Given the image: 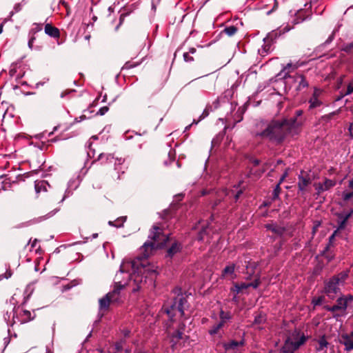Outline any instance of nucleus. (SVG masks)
Masks as SVG:
<instances>
[{
	"label": "nucleus",
	"mask_w": 353,
	"mask_h": 353,
	"mask_svg": "<svg viewBox=\"0 0 353 353\" xmlns=\"http://www.w3.org/2000/svg\"><path fill=\"white\" fill-rule=\"evenodd\" d=\"M157 276V267L154 265H145L139 259L132 261L125 259L120 266V270L114 277V286L113 289L124 288L129 282H133L134 288L133 291H137L143 285L154 287Z\"/></svg>",
	"instance_id": "f257e3e1"
},
{
	"label": "nucleus",
	"mask_w": 353,
	"mask_h": 353,
	"mask_svg": "<svg viewBox=\"0 0 353 353\" xmlns=\"http://www.w3.org/2000/svg\"><path fill=\"white\" fill-rule=\"evenodd\" d=\"M301 122L296 119L272 121L267 128L256 135L276 144L282 143L288 136L294 137L300 131Z\"/></svg>",
	"instance_id": "f03ea898"
},
{
	"label": "nucleus",
	"mask_w": 353,
	"mask_h": 353,
	"mask_svg": "<svg viewBox=\"0 0 353 353\" xmlns=\"http://www.w3.org/2000/svg\"><path fill=\"white\" fill-rule=\"evenodd\" d=\"M349 276V270H345L334 275L325 281L324 292L330 299H334L340 292V287L344 285Z\"/></svg>",
	"instance_id": "7ed1b4c3"
},
{
	"label": "nucleus",
	"mask_w": 353,
	"mask_h": 353,
	"mask_svg": "<svg viewBox=\"0 0 353 353\" xmlns=\"http://www.w3.org/2000/svg\"><path fill=\"white\" fill-rule=\"evenodd\" d=\"M188 307V301L183 295H178L176 296L170 304H166L163 306L164 312L168 314L170 319L173 321V317L179 314V316L183 319H186V314L185 311Z\"/></svg>",
	"instance_id": "20e7f679"
},
{
	"label": "nucleus",
	"mask_w": 353,
	"mask_h": 353,
	"mask_svg": "<svg viewBox=\"0 0 353 353\" xmlns=\"http://www.w3.org/2000/svg\"><path fill=\"white\" fill-rule=\"evenodd\" d=\"M308 336L299 330H294L286 339L283 351L284 353H294L307 340Z\"/></svg>",
	"instance_id": "39448f33"
},
{
	"label": "nucleus",
	"mask_w": 353,
	"mask_h": 353,
	"mask_svg": "<svg viewBox=\"0 0 353 353\" xmlns=\"http://www.w3.org/2000/svg\"><path fill=\"white\" fill-rule=\"evenodd\" d=\"M148 237L154 241H147L143 244V248L145 251H147L149 248L152 250L154 248L163 246L168 240V237L165 235L161 234L160 228L157 226L153 227Z\"/></svg>",
	"instance_id": "423d86ee"
},
{
	"label": "nucleus",
	"mask_w": 353,
	"mask_h": 353,
	"mask_svg": "<svg viewBox=\"0 0 353 353\" xmlns=\"http://www.w3.org/2000/svg\"><path fill=\"white\" fill-rule=\"evenodd\" d=\"M353 301V296L351 294L344 295L340 296L337 300L336 304L334 305H326L325 310L332 312L334 316H341L345 314L348 305Z\"/></svg>",
	"instance_id": "0eeeda50"
},
{
	"label": "nucleus",
	"mask_w": 353,
	"mask_h": 353,
	"mask_svg": "<svg viewBox=\"0 0 353 353\" xmlns=\"http://www.w3.org/2000/svg\"><path fill=\"white\" fill-rule=\"evenodd\" d=\"M119 289H113L99 300V315L101 318L111 303L120 301Z\"/></svg>",
	"instance_id": "6e6552de"
},
{
	"label": "nucleus",
	"mask_w": 353,
	"mask_h": 353,
	"mask_svg": "<svg viewBox=\"0 0 353 353\" xmlns=\"http://www.w3.org/2000/svg\"><path fill=\"white\" fill-rule=\"evenodd\" d=\"M312 177L309 173L303 170L301 171L300 174L298 176V188L302 194L307 191V188L312 183Z\"/></svg>",
	"instance_id": "1a4fd4ad"
},
{
	"label": "nucleus",
	"mask_w": 353,
	"mask_h": 353,
	"mask_svg": "<svg viewBox=\"0 0 353 353\" xmlns=\"http://www.w3.org/2000/svg\"><path fill=\"white\" fill-rule=\"evenodd\" d=\"M185 325L183 322H181L178 328L173 333L170 334V341L172 347L176 345L181 340L185 341L189 337L185 334Z\"/></svg>",
	"instance_id": "9d476101"
},
{
	"label": "nucleus",
	"mask_w": 353,
	"mask_h": 353,
	"mask_svg": "<svg viewBox=\"0 0 353 353\" xmlns=\"http://www.w3.org/2000/svg\"><path fill=\"white\" fill-rule=\"evenodd\" d=\"M323 93V90L318 88H314L312 95L309 99V109L312 110L320 107L323 102L321 99V96Z\"/></svg>",
	"instance_id": "9b49d317"
},
{
	"label": "nucleus",
	"mask_w": 353,
	"mask_h": 353,
	"mask_svg": "<svg viewBox=\"0 0 353 353\" xmlns=\"http://www.w3.org/2000/svg\"><path fill=\"white\" fill-rule=\"evenodd\" d=\"M336 185V181L326 179L323 183H316L314 184L316 194L320 195L323 192L327 191Z\"/></svg>",
	"instance_id": "f8f14e48"
},
{
	"label": "nucleus",
	"mask_w": 353,
	"mask_h": 353,
	"mask_svg": "<svg viewBox=\"0 0 353 353\" xmlns=\"http://www.w3.org/2000/svg\"><path fill=\"white\" fill-rule=\"evenodd\" d=\"M339 342L345 346L346 352L353 350V332L349 334H343L339 339Z\"/></svg>",
	"instance_id": "ddd939ff"
},
{
	"label": "nucleus",
	"mask_w": 353,
	"mask_h": 353,
	"mask_svg": "<svg viewBox=\"0 0 353 353\" xmlns=\"http://www.w3.org/2000/svg\"><path fill=\"white\" fill-rule=\"evenodd\" d=\"M295 83H297L296 88V90H301L303 88L308 87V83L306 81L305 77L300 74H296L293 77Z\"/></svg>",
	"instance_id": "4468645a"
},
{
	"label": "nucleus",
	"mask_w": 353,
	"mask_h": 353,
	"mask_svg": "<svg viewBox=\"0 0 353 353\" xmlns=\"http://www.w3.org/2000/svg\"><path fill=\"white\" fill-rule=\"evenodd\" d=\"M79 185V180L77 178L71 179L68 183V188L65 190V195L62 199L64 200L66 197L69 196L71 193V191L75 190Z\"/></svg>",
	"instance_id": "2eb2a0df"
},
{
	"label": "nucleus",
	"mask_w": 353,
	"mask_h": 353,
	"mask_svg": "<svg viewBox=\"0 0 353 353\" xmlns=\"http://www.w3.org/2000/svg\"><path fill=\"white\" fill-rule=\"evenodd\" d=\"M235 265L232 263L224 268L222 271L221 277L223 279L228 278L230 276V279H233L236 277V274H234Z\"/></svg>",
	"instance_id": "dca6fc26"
},
{
	"label": "nucleus",
	"mask_w": 353,
	"mask_h": 353,
	"mask_svg": "<svg viewBox=\"0 0 353 353\" xmlns=\"http://www.w3.org/2000/svg\"><path fill=\"white\" fill-rule=\"evenodd\" d=\"M353 213V210H351L350 212L347 213H342L339 215V220H338V228L337 230H343L345 228L347 221L350 217L352 214Z\"/></svg>",
	"instance_id": "f3484780"
},
{
	"label": "nucleus",
	"mask_w": 353,
	"mask_h": 353,
	"mask_svg": "<svg viewBox=\"0 0 353 353\" xmlns=\"http://www.w3.org/2000/svg\"><path fill=\"white\" fill-rule=\"evenodd\" d=\"M44 30L45 33L51 37L59 38L60 36L59 30L50 23L46 24Z\"/></svg>",
	"instance_id": "a211bd4d"
},
{
	"label": "nucleus",
	"mask_w": 353,
	"mask_h": 353,
	"mask_svg": "<svg viewBox=\"0 0 353 353\" xmlns=\"http://www.w3.org/2000/svg\"><path fill=\"white\" fill-rule=\"evenodd\" d=\"M298 68L296 65H292L291 63H288L285 66H284L281 71L279 75H283V77L286 79L288 77H291L288 74L290 72L294 71Z\"/></svg>",
	"instance_id": "6ab92c4d"
},
{
	"label": "nucleus",
	"mask_w": 353,
	"mask_h": 353,
	"mask_svg": "<svg viewBox=\"0 0 353 353\" xmlns=\"http://www.w3.org/2000/svg\"><path fill=\"white\" fill-rule=\"evenodd\" d=\"M318 345L316 347L317 351H325L326 352L327 346L329 345L325 335L321 336L317 340Z\"/></svg>",
	"instance_id": "aec40b11"
},
{
	"label": "nucleus",
	"mask_w": 353,
	"mask_h": 353,
	"mask_svg": "<svg viewBox=\"0 0 353 353\" xmlns=\"http://www.w3.org/2000/svg\"><path fill=\"white\" fill-rule=\"evenodd\" d=\"M267 230L272 231L277 235H281L284 232V228L277 225L275 223L266 224L265 225Z\"/></svg>",
	"instance_id": "412c9836"
},
{
	"label": "nucleus",
	"mask_w": 353,
	"mask_h": 353,
	"mask_svg": "<svg viewBox=\"0 0 353 353\" xmlns=\"http://www.w3.org/2000/svg\"><path fill=\"white\" fill-rule=\"evenodd\" d=\"M48 187H50V185L46 181H35L34 188L37 193H39L41 191L46 192Z\"/></svg>",
	"instance_id": "4be33fe9"
},
{
	"label": "nucleus",
	"mask_w": 353,
	"mask_h": 353,
	"mask_svg": "<svg viewBox=\"0 0 353 353\" xmlns=\"http://www.w3.org/2000/svg\"><path fill=\"white\" fill-rule=\"evenodd\" d=\"M181 248V246L179 243L175 242L168 250V256L170 257H172L175 254L179 252Z\"/></svg>",
	"instance_id": "5701e85b"
},
{
	"label": "nucleus",
	"mask_w": 353,
	"mask_h": 353,
	"mask_svg": "<svg viewBox=\"0 0 353 353\" xmlns=\"http://www.w3.org/2000/svg\"><path fill=\"white\" fill-rule=\"evenodd\" d=\"M114 159V158L111 154L101 153L98 157V160L102 163H112Z\"/></svg>",
	"instance_id": "b1692460"
},
{
	"label": "nucleus",
	"mask_w": 353,
	"mask_h": 353,
	"mask_svg": "<svg viewBox=\"0 0 353 353\" xmlns=\"http://www.w3.org/2000/svg\"><path fill=\"white\" fill-rule=\"evenodd\" d=\"M243 345V341H241L240 342H237L235 341H230L224 344V347L225 350H233L237 347L238 346Z\"/></svg>",
	"instance_id": "393cba45"
},
{
	"label": "nucleus",
	"mask_w": 353,
	"mask_h": 353,
	"mask_svg": "<svg viewBox=\"0 0 353 353\" xmlns=\"http://www.w3.org/2000/svg\"><path fill=\"white\" fill-rule=\"evenodd\" d=\"M126 220V216H121L117 219L114 221H110L108 224L111 226L120 228L123 226L124 222Z\"/></svg>",
	"instance_id": "a878e982"
},
{
	"label": "nucleus",
	"mask_w": 353,
	"mask_h": 353,
	"mask_svg": "<svg viewBox=\"0 0 353 353\" xmlns=\"http://www.w3.org/2000/svg\"><path fill=\"white\" fill-rule=\"evenodd\" d=\"M220 323L224 325L228 320L230 319L231 315L229 312H225L223 310L220 311Z\"/></svg>",
	"instance_id": "bb28decb"
},
{
	"label": "nucleus",
	"mask_w": 353,
	"mask_h": 353,
	"mask_svg": "<svg viewBox=\"0 0 353 353\" xmlns=\"http://www.w3.org/2000/svg\"><path fill=\"white\" fill-rule=\"evenodd\" d=\"M237 32V28L234 26H228L224 28L223 32L227 35L231 37L233 36Z\"/></svg>",
	"instance_id": "cd10ccee"
},
{
	"label": "nucleus",
	"mask_w": 353,
	"mask_h": 353,
	"mask_svg": "<svg viewBox=\"0 0 353 353\" xmlns=\"http://www.w3.org/2000/svg\"><path fill=\"white\" fill-rule=\"evenodd\" d=\"M42 29H43V25L41 23H34L32 24V28L30 33H31L34 35L35 33L41 31Z\"/></svg>",
	"instance_id": "c85d7f7f"
},
{
	"label": "nucleus",
	"mask_w": 353,
	"mask_h": 353,
	"mask_svg": "<svg viewBox=\"0 0 353 353\" xmlns=\"http://www.w3.org/2000/svg\"><path fill=\"white\" fill-rule=\"evenodd\" d=\"M33 292V288L32 285H29L26 287L25 290V297H24V301L23 303H26L28 300L29 299L30 296H31L32 293Z\"/></svg>",
	"instance_id": "c756f323"
},
{
	"label": "nucleus",
	"mask_w": 353,
	"mask_h": 353,
	"mask_svg": "<svg viewBox=\"0 0 353 353\" xmlns=\"http://www.w3.org/2000/svg\"><path fill=\"white\" fill-rule=\"evenodd\" d=\"M223 326V325L221 323L219 322L212 326V327L209 330V333L211 335L216 334L219 330V329L221 328Z\"/></svg>",
	"instance_id": "7c9ffc66"
},
{
	"label": "nucleus",
	"mask_w": 353,
	"mask_h": 353,
	"mask_svg": "<svg viewBox=\"0 0 353 353\" xmlns=\"http://www.w3.org/2000/svg\"><path fill=\"white\" fill-rule=\"evenodd\" d=\"M265 321V316L263 314H257L255 318L254 323L255 324H261Z\"/></svg>",
	"instance_id": "2f4dec72"
},
{
	"label": "nucleus",
	"mask_w": 353,
	"mask_h": 353,
	"mask_svg": "<svg viewBox=\"0 0 353 353\" xmlns=\"http://www.w3.org/2000/svg\"><path fill=\"white\" fill-rule=\"evenodd\" d=\"M280 184H277L274 190H273V196H272V199L273 200H276L279 198V194H280V192H281V188H280Z\"/></svg>",
	"instance_id": "473e14b6"
},
{
	"label": "nucleus",
	"mask_w": 353,
	"mask_h": 353,
	"mask_svg": "<svg viewBox=\"0 0 353 353\" xmlns=\"http://www.w3.org/2000/svg\"><path fill=\"white\" fill-rule=\"evenodd\" d=\"M352 197H353V191H351V192L344 191L342 194V198L345 201L350 200Z\"/></svg>",
	"instance_id": "72a5a7b5"
},
{
	"label": "nucleus",
	"mask_w": 353,
	"mask_h": 353,
	"mask_svg": "<svg viewBox=\"0 0 353 353\" xmlns=\"http://www.w3.org/2000/svg\"><path fill=\"white\" fill-rule=\"evenodd\" d=\"M301 14H302V12L301 11L298 12V13L296 14V18L294 20V23H299L306 19L305 17H301Z\"/></svg>",
	"instance_id": "f704fd0d"
},
{
	"label": "nucleus",
	"mask_w": 353,
	"mask_h": 353,
	"mask_svg": "<svg viewBox=\"0 0 353 353\" xmlns=\"http://www.w3.org/2000/svg\"><path fill=\"white\" fill-rule=\"evenodd\" d=\"M23 316H24V320L26 321H30L34 319V317L31 315V312L28 310H23Z\"/></svg>",
	"instance_id": "c9c22d12"
},
{
	"label": "nucleus",
	"mask_w": 353,
	"mask_h": 353,
	"mask_svg": "<svg viewBox=\"0 0 353 353\" xmlns=\"http://www.w3.org/2000/svg\"><path fill=\"white\" fill-rule=\"evenodd\" d=\"M260 283H261L260 279H259V277H257L256 279H254V281L253 282L249 283L248 284L250 285V287H252V288L256 289L259 286Z\"/></svg>",
	"instance_id": "e433bc0d"
},
{
	"label": "nucleus",
	"mask_w": 353,
	"mask_h": 353,
	"mask_svg": "<svg viewBox=\"0 0 353 353\" xmlns=\"http://www.w3.org/2000/svg\"><path fill=\"white\" fill-rule=\"evenodd\" d=\"M323 300V298L322 296L314 298L312 300V304L314 306L320 305L322 303Z\"/></svg>",
	"instance_id": "4c0bfd02"
},
{
	"label": "nucleus",
	"mask_w": 353,
	"mask_h": 353,
	"mask_svg": "<svg viewBox=\"0 0 353 353\" xmlns=\"http://www.w3.org/2000/svg\"><path fill=\"white\" fill-rule=\"evenodd\" d=\"M109 108L108 106H103L101 108L99 111L97 112V115H104L106 112H108Z\"/></svg>",
	"instance_id": "58836bf2"
},
{
	"label": "nucleus",
	"mask_w": 353,
	"mask_h": 353,
	"mask_svg": "<svg viewBox=\"0 0 353 353\" xmlns=\"http://www.w3.org/2000/svg\"><path fill=\"white\" fill-rule=\"evenodd\" d=\"M352 92H353V84L352 83H350L347 85V91L345 92V93L342 94L341 97H343L344 96H346V95H349V94H352Z\"/></svg>",
	"instance_id": "ea45409f"
},
{
	"label": "nucleus",
	"mask_w": 353,
	"mask_h": 353,
	"mask_svg": "<svg viewBox=\"0 0 353 353\" xmlns=\"http://www.w3.org/2000/svg\"><path fill=\"white\" fill-rule=\"evenodd\" d=\"M183 59L186 62H191L194 60L193 57L190 55L189 52L183 53Z\"/></svg>",
	"instance_id": "a19ab883"
},
{
	"label": "nucleus",
	"mask_w": 353,
	"mask_h": 353,
	"mask_svg": "<svg viewBox=\"0 0 353 353\" xmlns=\"http://www.w3.org/2000/svg\"><path fill=\"white\" fill-rule=\"evenodd\" d=\"M231 291L235 292L236 294L241 292L239 283H234V286L231 288Z\"/></svg>",
	"instance_id": "79ce46f5"
},
{
	"label": "nucleus",
	"mask_w": 353,
	"mask_h": 353,
	"mask_svg": "<svg viewBox=\"0 0 353 353\" xmlns=\"http://www.w3.org/2000/svg\"><path fill=\"white\" fill-rule=\"evenodd\" d=\"M302 114H303V110H298L295 112L296 117L292 118V119H296L298 121H301L302 123V121L298 119V117H301Z\"/></svg>",
	"instance_id": "37998d69"
},
{
	"label": "nucleus",
	"mask_w": 353,
	"mask_h": 353,
	"mask_svg": "<svg viewBox=\"0 0 353 353\" xmlns=\"http://www.w3.org/2000/svg\"><path fill=\"white\" fill-rule=\"evenodd\" d=\"M34 40H35V37H34V35H32V36L30 38V39H29V41H28V47H29L31 50H32V48H33V43H34Z\"/></svg>",
	"instance_id": "c03bdc74"
},
{
	"label": "nucleus",
	"mask_w": 353,
	"mask_h": 353,
	"mask_svg": "<svg viewBox=\"0 0 353 353\" xmlns=\"http://www.w3.org/2000/svg\"><path fill=\"white\" fill-rule=\"evenodd\" d=\"M239 288H241V291L242 292L243 290L248 289L250 288V285L245 283H241L239 284Z\"/></svg>",
	"instance_id": "a18cd8bd"
},
{
	"label": "nucleus",
	"mask_w": 353,
	"mask_h": 353,
	"mask_svg": "<svg viewBox=\"0 0 353 353\" xmlns=\"http://www.w3.org/2000/svg\"><path fill=\"white\" fill-rule=\"evenodd\" d=\"M208 114H209L208 108L206 107V108L203 110V113H202V114L201 116L200 120L203 119V118H205V117H206Z\"/></svg>",
	"instance_id": "49530a36"
},
{
	"label": "nucleus",
	"mask_w": 353,
	"mask_h": 353,
	"mask_svg": "<svg viewBox=\"0 0 353 353\" xmlns=\"http://www.w3.org/2000/svg\"><path fill=\"white\" fill-rule=\"evenodd\" d=\"M288 176V172L285 171L283 175L281 176V179H279V184H281L283 183V181L285 180V179L286 178V176Z\"/></svg>",
	"instance_id": "de8ad7c7"
},
{
	"label": "nucleus",
	"mask_w": 353,
	"mask_h": 353,
	"mask_svg": "<svg viewBox=\"0 0 353 353\" xmlns=\"http://www.w3.org/2000/svg\"><path fill=\"white\" fill-rule=\"evenodd\" d=\"M205 232H206V230H205V229H203V230L200 232V233H199V236H198V239H199V241H202V240L203 239V234H204V233H205Z\"/></svg>",
	"instance_id": "09e8293b"
},
{
	"label": "nucleus",
	"mask_w": 353,
	"mask_h": 353,
	"mask_svg": "<svg viewBox=\"0 0 353 353\" xmlns=\"http://www.w3.org/2000/svg\"><path fill=\"white\" fill-rule=\"evenodd\" d=\"M243 193V190L240 189L237 191V192L234 194V199L235 201H237L240 196V195Z\"/></svg>",
	"instance_id": "8fccbe9b"
},
{
	"label": "nucleus",
	"mask_w": 353,
	"mask_h": 353,
	"mask_svg": "<svg viewBox=\"0 0 353 353\" xmlns=\"http://www.w3.org/2000/svg\"><path fill=\"white\" fill-rule=\"evenodd\" d=\"M124 160L121 158L120 159H117L114 160V165H121L123 163Z\"/></svg>",
	"instance_id": "3c124183"
},
{
	"label": "nucleus",
	"mask_w": 353,
	"mask_h": 353,
	"mask_svg": "<svg viewBox=\"0 0 353 353\" xmlns=\"http://www.w3.org/2000/svg\"><path fill=\"white\" fill-rule=\"evenodd\" d=\"M74 92V90H69V91L65 90V91H64V92H61V94L60 97H61V98H64V97H65V96H66L68 94H69V93H70V92Z\"/></svg>",
	"instance_id": "603ef678"
},
{
	"label": "nucleus",
	"mask_w": 353,
	"mask_h": 353,
	"mask_svg": "<svg viewBox=\"0 0 353 353\" xmlns=\"http://www.w3.org/2000/svg\"><path fill=\"white\" fill-rule=\"evenodd\" d=\"M352 129H353V123L350 124V127L348 128V130H349V132H350V135L352 139H353Z\"/></svg>",
	"instance_id": "864d4df0"
},
{
	"label": "nucleus",
	"mask_w": 353,
	"mask_h": 353,
	"mask_svg": "<svg viewBox=\"0 0 353 353\" xmlns=\"http://www.w3.org/2000/svg\"><path fill=\"white\" fill-rule=\"evenodd\" d=\"M115 348L117 351H120L122 350V344L121 343H117L115 344Z\"/></svg>",
	"instance_id": "5fc2aeb1"
},
{
	"label": "nucleus",
	"mask_w": 353,
	"mask_h": 353,
	"mask_svg": "<svg viewBox=\"0 0 353 353\" xmlns=\"http://www.w3.org/2000/svg\"><path fill=\"white\" fill-rule=\"evenodd\" d=\"M21 6L20 4H17L14 7V10L15 11V12H18L19 11L21 10Z\"/></svg>",
	"instance_id": "6e6d98bb"
},
{
	"label": "nucleus",
	"mask_w": 353,
	"mask_h": 353,
	"mask_svg": "<svg viewBox=\"0 0 353 353\" xmlns=\"http://www.w3.org/2000/svg\"><path fill=\"white\" fill-rule=\"evenodd\" d=\"M10 343V339L8 337H6L3 339V343L5 347H6Z\"/></svg>",
	"instance_id": "4d7b16f0"
},
{
	"label": "nucleus",
	"mask_w": 353,
	"mask_h": 353,
	"mask_svg": "<svg viewBox=\"0 0 353 353\" xmlns=\"http://www.w3.org/2000/svg\"><path fill=\"white\" fill-rule=\"evenodd\" d=\"M290 29H291V28L289 27V26H286L281 30H280V32L283 31V32H286L290 31Z\"/></svg>",
	"instance_id": "13d9d810"
},
{
	"label": "nucleus",
	"mask_w": 353,
	"mask_h": 353,
	"mask_svg": "<svg viewBox=\"0 0 353 353\" xmlns=\"http://www.w3.org/2000/svg\"><path fill=\"white\" fill-rule=\"evenodd\" d=\"M334 114H335V112H333L327 115L324 116L323 118L329 119H331L332 117L334 116Z\"/></svg>",
	"instance_id": "bf43d9fd"
},
{
	"label": "nucleus",
	"mask_w": 353,
	"mask_h": 353,
	"mask_svg": "<svg viewBox=\"0 0 353 353\" xmlns=\"http://www.w3.org/2000/svg\"><path fill=\"white\" fill-rule=\"evenodd\" d=\"M219 142V139L218 137L215 138V139H213V140L212 141V145H215L216 144H218Z\"/></svg>",
	"instance_id": "052dcab7"
},
{
	"label": "nucleus",
	"mask_w": 353,
	"mask_h": 353,
	"mask_svg": "<svg viewBox=\"0 0 353 353\" xmlns=\"http://www.w3.org/2000/svg\"><path fill=\"white\" fill-rule=\"evenodd\" d=\"M60 3H61L63 6H65V8L67 10H68V3H66V2H65V1H60Z\"/></svg>",
	"instance_id": "680f3d73"
},
{
	"label": "nucleus",
	"mask_w": 353,
	"mask_h": 353,
	"mask_svg": "<svg viewBox=\"0 0 353 353\" xmlns=\"http://www.w3.org/2000/svg\"><path fill=\"white\" fill-rule=\"evenodd\" d=\"M336 233V231H335L330 236V243H332V240L334 239L335 234Z\"/></svg>",
	"instance_id": "e2e57ef3"
},
{
	"label": "nucleus",
	"mask_w": 353,
	"mask_h": 353,
	"mask_svg": "<svg viewBox=\"0 0 353 353\" xmlns=\"http://www.w3.org/2000/svg\"><path fill=\"white\" fill-rule=\"evenodd\" d=\"M349 188L353 191V179L349 181Z\"/></svg>",
	"instance_id": "0e129e2a"
},
{
	"label": "nucleus",
	"mask_w": 353,
	"mask_h": 353,
	"mask_svg": "<svg viewBox=\"0 0 353 353\" xmlns=\"http://www.w3.org/2000/svg\"><path fill=\"white\" fill-rule=\"evenodd\" d=\"M188 52L189 54H194L196 52V49L194 48H191Z\"/></svg>",
	"instance_id": "69168bd1"
},
{
	"label": "nucleus",
	"mask_w": 353,
	"mask_h": 353,
	"mask_svg": "<svg viewBox=\"0 0 353 353\" xmlns=\"http://www.w3.org/2000/svg\"><path fill=\"white\" fill-rule=\"evenodd\" d=\"M37 242V239H35L32 242L31 247H32V248H34V247L36 246Z\"/></svg>",
	"instance_id": "338daca9"
},
{
	"label": "nucleus",
	"mask_w": 353,
	"mask_h": 353,
	"mask_svg": "<svg viewBox=\"0 0 353 353\" xmlns=\"http://www.w3.org/2000/svg\"><path fill=\"white\" fill-rule=\"evenodd\" d=\"M85 119V116L83 115V116H81V117H79V120H78V119L77 118V119H76V121H77V122H79V121H83V119Z\"/></svg>",
	"instance_id": "774afa93"
}]
</instances>
